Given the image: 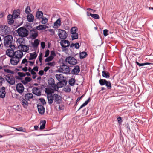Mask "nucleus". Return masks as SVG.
Masks as SVG:
<instances>
[{
	"mask_svg": "<svg viewBox=\"0 0 153 153\" xmlns=\"http://www.w3.org/2000/svg\"><path fill=\"white\" fill-rule=\"evenodd\" d=\"M11 58L10 59V64L13 65H17L20 60V59L14 56Z\"/></svg>",
	"mask_w": 153,
	"mask_h": 153,
	"instance_id": "obj_12",
	"label": "nucleus"
},
{
	"mask_svg": "<svg viewBox=\"0 0 153 153\" xmlns=\"http://www.w3.org/2000/svg\"><path fill=\"white\" fill-rule=\"evenodd\" d=\"M67 83V81L66 80H65L64 79L62 81V82H61L60 83V87H62L64 85H65Z\"/></svg>",
	"mask_w": 153,
	"mask_h": 153,
	"instance_id": "obj_50",
	"label": "nucleus"
},
{
	"mask_svg": "<svg viewBox=\"0 0 153 153\" xmlns=\"http://www.w3.org/2000/svg\"><path fill=\"white\" fill-rule=\"evenodd\" d=\"M60 44L62 47L66 48L69 46L70 42L68 40L63 39L61 41Z\"/></svg>",
	"mask_w": 153,
	"mask_h": 153,
	"instance_id": "obj_16",
	"label": "nucleus"
},
{
	"mask_svg": "<svg viewBox=\"0 0 153 153\" xmlns=\"http://www.w3.org/2000/svg\"><path fill=\"white\" fill-rule=\"evenodd\" d=\"M4 45L6 47H14L13 45V37L12 35H8L4 37L3 38Z\"/></svg>",
	"mask_w": 153,
	"mask_h": 153,
	"instance_id": "obj_1",
	"label": "nucleus"
},
{
	"mask_svg": "<svg viewBox=\"0 0 153 153\" xmlns=\"http://www.w3.org/2000/svg\"><path fill=\"white\" fill-rule=\"evenodd\" d=\"M32 79L30 77L27 76L25 78L24 80H21V82L24 85H26Z\"/></svg>",
	"mask_w": 153,
	"mask_h": 153,
	"instance_id": "obj_27",
	"label": "nucleus"
},
{
	"mask_svg": "<svg viewBox=\"0 0 153 153\" xmlns=\"http://www.w3.org/2000/svg\"><path fill=\"white\" fill-rule=\"evenodd\" d=\"M30 7L29 6H27L25 9V12L27 14H30L31 12Z\"/></svg>",
	"mask_w": 153,
	"mask_h": 153,
	"instance_id": "obj_47",
	"label": "nucleus"
},
{
	"mask_svg": "<svg viewBox=\"0 0 153 153\" xmlns=\"http://www.w3.org/2000/svg\"><path fill=\"white\" fill-rule=\"evenodd\" d=\"M42 53H40L39 56V60L40 62L41 63L42 62Z\"/></svg>",
	"mask_w": 153,
	"mask_h": 153,
	"instance_id": "obj_53",
	"label": "nucleus"
},
{
	"mask_svg": "<svg viewBox=\"0 0 153 153\" xmlns=\"http://www.w3.org/2000/svg\"><path fill=\"white\" fill-rule=\"evenodd\" d=\"M18 48L20 50L22 51L23 52H27L29 49V47L25 45L22 44H20V45L18 46Z\"/></svg>",
	"mask_w": 153,
	"mask_h": 153,
	"instance_id": "obj_13",
	"label": "nucleus"
},
{
	"mask_svg": "<svg viewBox=\"0 0 153 153\" xmlns=\"http://www.w3.org/2000/svg\"><path fill=\"white\" fill-rule=\"evenodd\" d=\"M88 111L87 109L85 108L82 110V114L84 115H86L88 114Z\"/></svg>",
	"mask_w": 153,
	"mask_h": 153,
	"instance_id": "obj_56",
	"label": "nucleus"
},
{
	"mask_svg": "<svg viewBox=\"0 0 153 153\" xmlns=\"http://www.w3.org/2000/svg\"><path fill=\"white\" fill-rule=\"evenodd\" d=\"M17 74L22 78V77H24L25 76V73L23 72H18L17 73Z\"/></svg>",
	"mask_w": 153,
	"mask_h": 153,
	"instance_id": "obj_51",
	"label": "nucleus"
},
{
	"mask_svg": "<svg viewBox=\"0 0 153 153\" xmlns=\"http://www.w3.org/2000/svg\"><path fill=\"white\" fill-rule=\"evenodd\" d=\"M78 31V29L76 27H72L71 30V33H76Z\"/></svg>",
	"mask_w": 153,
	"mask_h": 153,
	"instance_id": "obj_43",
	"label": "nucleus"
},
{
	"mask_svg": "<svg viewBox=\"0 0 153 153\" xmlns=\"http://www.w3.org/2000/svg\"><path fill=\"white\" fill-rule=\"evenodd\" d=\"M6 79L7 82L10 85H14L15 83L14 76L11 74H8L6 76Z\"/></svg>",
	"mask_w": 153,
	"mask_h": 153,
	"instance_id": "obj_6",
	"label": "nucleus"
},
{
	"mask_svg": "<svg viewBox=\"0 0 153 153\" xmlns=\"http://www.w3.org/2000/svg\"><path fill=\"white\" fill-rule=\"evenodd\" d=\"M71 34V37L73 40L76 39H78V34L77 32Z\"/></svg>",
	"mask_w": 153,
	"mask_h": 153,
	"instance_id": "obj_42",
	"label": "nucleus"
},
{
	"mask_svg": "<svg viewBox=\"0 0 153 153\" xmlns=\"http://www.w3.org/2000/svg\"><path fill=\"white\" fill-rule=\"evenodd\" d=\"M90 16L96 19H98L100 18L99 15L97 14H93L90 13V15H88V16Z\"/></svg>",
	"mask_w": 153,
	"mask_h": 153,
	"instance_id": "obj_39",
	"label": "nucleus"
},
{
	"mask_svg": "<svg viewBox=\"0 0 153 153\" xmlns=\"http://www.w3.org/2000/svg\"><path fill=\"white\" fill-rule=\"evenodd\" d=\"M50 53V51L48 49H47L45 51V54L44 56L45 57H47L49 55Z\"/></svg>",
	"mask_w": 153,
	"mask_h": 153,
	"instance_id": "obj_59",
	"label": "nucleus"
},
{
	"mask_svg": "<svg viewBox=\"0 0 153 153\" xmlns=\"http://www.w3.org/2000/svg\"><path fill=\"white\" fill-rule=\"evenodd\" d=\"M29 34L31 39H34L38 36V32L36 30L33 29L30 31Z\"/></svg>",
	"mask_w": 153,
	"mask_h": 153,
	"instance_id": "obj_10",
	"label": "nucleus"
},
{
	"mask_svg": "<svg viewBox=\"0 0 153 153\" xmlns=\"http://www.w3.org/2000/svg\"><path fill=\"white\" fill-rule=\"evenodd\" d=\"M4 79L2 76H0V85H2L3 82L4 81Z\"/></svg>",
	"mask_w": 153,
	"mask_h": 153,
	"instance_id": "obj_61",
	"label": "nucleus"
},
{
	"mask_svg": "<svg viewBox=\"0 0 153 153\" xmlns=\"http://www.w3.org/2000/svg\"><path fill=\"white\" fill-rule=\"evenodd\" d=\"M108 30L107 29H105L103 30V35L105 37L108 35Z\"/></svg>",
	"mask_w": 153,
	"mask_h": 153,
	"instance_id": "obj_54",
	"label": "nucleus"
},
{
	"mask_svg": "<svg viewBox=\"0 0 153 153\" xmlns=\"http://www.w3.org/2000/svg\"><path fill=\"white\" fill-rule=\"evenodd\" d=\"M42 124L41 125L40 129L41 130H42L44 129L45 128V124H46V121L45 120H43L42 122L41 123Z\"/></svg>",
	"mask_w": 153,
	"mask_h": 153,
	"instance_id": "obj_38",
	"label": "nucleus"
},
{
	"mask_svg": "<svg viewBox=\"0 0 153 153\" xmlns=\"http://www.w3.org/2000/svg\"><path fill=\"white\" fill-rule=\"evenodd\" d=\"M102 76L106 78H108L110 77V73L109 72L103 71H102Z\"/></svg>",
	"mask_w": 153,
	"mask_h": 153,
	"instance_id": "obj_34",
	"label": "nucleus"
},
{
	"mask_svg": "<svg viewBox=\"0 0 153 153\" xmlns=\"http://www.w3.org/2000/svg\"><path fill=\"white\" fill-rule=\"evenodd\" d=\"M56 78L59 81V83L62 82V81L64 79V77L61 74H57L55 75Z\"/></svg>",
	"mask_w": 153,
	"mask_h": 153,
	"instance_id": "obj_28",
	"label": "nucleus"
},
{
	"mask_svg": "<svg viewBox=\"0 0 153 153\" xmlns=\"http://www.w3.org/2000/svg\"><path fill=\"white\" fill-rule=\"evenodd\" d=\"M16 91L19 94H22L24 92L25 88L23 84L21 83H18L16 85Z\"/></svg>",
	"mask_w": 153,
	"mask_h": 153,
	"instance_id": "obj_11",
	"label": "nucleus"
},
{
	"mask_svg": "<svg viewBox=\"0 0 153 153\" xmlns=\"http://www.w3.org/2000/svg\"><path fill=\"white\" fill-rule=\"evenodd\" d=\"M27 19L29 22H33L34 20V16L32 14H29L27 15Z\"/></svg>",
	"mask_w": 153,
	"mask_h": 153,
	"instance_id": "obj_31",
	"label": "nucleus"
},
{
	"mask_svg": "<svg viewBox=\"0 0 153 153\" xmlns=\"http://www.w3.org/2000/svg\"><path fill=\"white\" fill-rule=\"evenodd\" d=\"M28 59H27V58H26V57L25 58H24L23 60H22L21 65L19 67V68H21L23 66H24V65L27 62H28Z\"/></svg>",
	"mask_w": 153,
	"mask_h": 153,
	"instance_id": "obj_32",
	"label": "nucleus"
},
{
	"mask_svg": "<svg viewBox=\"0 0 153 153\" xmlns=\"http://www.w3.org/2000/svg\"><path fill=\"white\" fill-rule=\"evenodd\" d=\"M15 78V79H16L17 80H22V78H21L19 75H16L15 76V77H14Z\"/></svg>",
	"mask_w": 153,
	"mask_h": 153,
	"instance_id": "obj_62",
	"label": "nucleus"
},
{
	"mask_svg": "<svg viewBox=\"0 0 153 153\" xmlns=\"http://www.w3.org/2000/svg\"><path fill=\"white\" fill-rule=\"evenodd\" d=\"M58 35L59 38L61 39H66L67 36V34L66 31L63 30L59 29Z\"/></svg>",
	"mask_w": 153,
	"mask_h": 153,
	"instance_id": "obj_8",
	"label": "nucleus"
},
{
	"mask_svg": "<svg viewBox=\"0 0 153 153\" xmlns=\"http://www.w3.org/2000/svg\"><path fill=\"white\" fill-rule=\"evenodd\" d=\"M75 48H76V49H78L79 48V44L78 43H76L74 44V46Z\"/></svg>",
	"mask_w": 153,
	"mask_h": 153,
	"instance_id": "obj_60",
	"label": "nucleus"
},
{
	"mask_svg": "<svg viewBox=\"0 0 153 153\" xmlns=\"http://www.w3.org/2000/svg\"><path fill=\"white\" fill-rule=\"evenodd\" d=\"M19 14V10H15L13 11L12 15L14 17V19H15L18 18Z\"/></svg>",
	"mask_w": 153,
	"mask_h": 153,
	"instance_id": "obj_29",
	"label": "nucleus"
},
{
	"mask_svg": "<svg viewBox=\"0 0 153 153\" xmlns=\"http://www.w3.org/2000/svg\"><path fill=\"white\" fill-rule=\"evenodd\" d=\"M48 65L50 66H53L55 65V63L54 62H48L47 64Z\"/></svg>",
	"mask_w": 153,
	"mask_h": 153,
	"instance_id": "obj_55",
	"label": "nucleus"
},
{
	"mask_svg": "<svg viewBox=\"0 0 153 153\" xmlns=\"http://www.w3.org/2000/svg\"><path fill=\"white\" fill-rule=\"evenodd\" d=\"M6 88L4 87H2L0 88V97L1 98H4L6 94L5 91Z\"/></svg>",
	"mask_w": 153,
	"mask_h": 153,
	"instance_id": "obj_19",
	"label": "nucleus"
},
{
	"mask_svg": "<svg viewBox=\"0 0 153 153\" xmlns=\"http://www.w3.org/2000/svg\"><path fill=\"white\" fill-rule=\"evenodd\" d=\"M65 62L70 65H74L78 63L77 60L74 57L69 56L67 57L65 59Z\"/></svg>",
	"mask_w": 153,
	"mask_h": 153,
	"instance_id": "obj_5",
	"label": "nucleus"
},
{
	"mask_svg": "<svg viewBox=\"0 0 153 153\" xmlns=\"http://www.w3.org/2000/svg\"><path fill=\"white\" fill-rule=\"evenodd\" d=\"M75 80L73 78H71L69 81V83L71 86H73L75 83Z\"/></svg>",
	"mask_w": 153,
	"mask_h": 153,
	"instance_id": "obj_40",
	"label": "nucleus"
},
{
	"mask_svg": "<svg viewBox=\"0 0 153 153\" xmlns=\"http://www.w3.org/2000/svg\"><path fill=\"white\" fill-rule=\"evenodd\" d=\"M39 40L38 39H35L32 44L34 48L37 47L39 45Z\"/></svg>",
	"mask_w": 153,
	"mask_h": 153,
	"instance_id": "obj_36",
	"label": "nucleus"
},
{
	"mask_svg": "<svg viewBox=\"0 0 153 153\" xmlns=\"http://www.w3.org/2000/svg\"><path fill=\"white\" fill-rule=\"evenodd\" d=\"M56 55V53L54 51H51L50 56H52L53 57V58H54V57H55Z\"/></svg>",
	"mask_w": 153,
	"mask_h": 153,
	"instance_id": "obj_57",
	"label": "nucleus"
},
{
	"mask_svg": "<svg viewBox=\"0 0 153 153\" xmlns=\"http://www.w3.org/2000/svg\"><path fill=\"white\" fill-rule=\"evenodd\" d=\"M80 72V67L78 65H76L71 72V73L74 75H77Z\"/></svg>",
	"mask_w": 153,
	"mask_h": 153,
	"instance_id": "obj_14",
	"label": "nucleus"
},
{
	"mask_svg": "<svg viewBox=\"0 0 153 153\" xmlns=\"http://www.w3.org/2000/svg\"><path fill=\"white\" fill-rule=\"evenodd\" d=\"M40 100L42 104L43 105H45L46 103V102L45 99L43 98H40Z\"/></svg>",
	"mask_w": 153,
	"mask_h": 153,
	"instance_id": "obj_58",
	"label": "nucleus"
},
{
	"mask_svg": "<svg viewBox=\"0 0 153 153\" xmlns=\"http://www.w3.org/2000/svg\"><path fill=\"white\" fill-rule=\"evenodd\" d=\"M1 28V33L2 34V35H7L9 33V29L7 26L4 25L2 26Z\"/></svg>",
	"mask_w": 153,
	"mask_h": 153,
	"instance_id": "obj_9",
	"label": "nucleus"
},
{
	"mask_svg": "<svg viewBox=\"0 0 153 153\" xmlns=\"http://www.w3.org/2000/svg\"><path fill=\"white\" fill-rule=\"evenodd\" d=\"M24 97L25 99L27 101H30L31 99L33 98V95L32 93H28L25 94Z\"/></svg>",
	"mask_w": 153,
	"mask_h": 153,
	"instance_id": "obj_23",
	"label": "nucleus"
},
{
	"mask_svg": "<svg viewBox=\"0 0 153 153\" xmlns=\"http://www.w3.org/2000/svg\"><path fill=\"white\" fill-rule=\"evenodd\" d=\"M41 45L42 48L44 49L45 47V43L43 42H42L41 43Z\"/></svg>",
	"mask_w": 153,
	"mask_h": 153,
	"instance_id": "obj_64",
	"label": "nucleus"
},
{
	"mask_svg": "<svg viewBox=\"0 0 153 153\" xmlns=\"http://www.w3.org/2000/svg\"><path fill=\"white\" fill-rule=\"evenodd\" d=\"M10 48L7 50L6 51V54L9 57H11L14 56L15 54L14 49L16 48V47L14 46V47H10Z\"/></svg>",
	"mask_w": 153,
	"mask_h": 153,
	"instance_id": "obj_7",
	"label": "nucleus"
},
{
	"mask_svg": "<svg viewBox=\"0 0 153 153\" xmlns=\"http://www.w3.org/2000/svg\"><path fill=\"white\" fill-rule=\"evenodd\" d=\"M48 30L49 32L51 33V35H53L55 34V31L54 30L52 29H49Z\"/></svg>",
	"mask_w": 153,
	"mask_h": 153,
	"instance_id": "obj_63",
	"label": "nucleus"
},
{
	"mask_svg": "<svg viewBox=\"0 0 153 153\" xmlns=\"http://www.w3.org/2000/svg\"><path fill=\"white\" fill-rule=\"evenodd\" d=\"M43 13L41 11H37L36 13V16L37 19L39 20L41 19L43 17Z\"/></svg>",
	"mask_w": 153,
	"mask_h": 153,
	"instance_id": "obj_25",
	"label": "nucleus"
},
{
	"mask_svg": "<svg viewBox=\"0 0 153 153\" xmlns=\"http://www.w3.org/2000/svg\"><path fill=\"white\" fill-rule=\"evenodd\" d=\"M91 100V99L90 97H89L88 99L84 102V103L83 104H82L80 106V108L78 109V111L80 109H81L83 107L85 106L90 102Z\"/></svg>",
	"mask_w": 153,
	"mask_h": 153,
	"instance_id": "obj_33",
	"label": "nucleus"
},
{
	"mask_svg": "<svg viewBox=\"0 0 153 153\" xmlns=\"http://www.w3.org/2000/svg\"><path fill=\"white\" fill-rule=\"evenodd\" d=\"M37 108L39 113L40 114H43L45 112V108L43 105H41L39 103L37 104Z\"/></svg>",
	"mask_w": 153,
	"mask_h": 153,
	"instance_id": "obj_17",
	"label": "nucleus"
},
{
	"mask_svg": "<svg viewBox=\"0 0 153 153\" xmlns=\"http://www.w3.org/2000/svg\"><path fill=\"white\" fill-rule=\"evenodd\" d=\"M21 103L23 106L25 108H26L28 105L29 103L27 100L24 98H22L21 100Z\"/></svg>",
	"mask_w": 153,
	"mask_h": 153,
	"instance_id": "obj_22",
	"label": "nucleus"
},
{
	"mask_svg": "<svg viewBox=\"0 0 153 153\" xmlns=\"http://www.w3.org/2000/svg\"><path fill=\"white\" fill-rule=\"evenodd\" d=\"M53 97L55 101L57 103H59L61 101L60 97L58 95L56 94H54Z\"/></svg>",
	"mask_w": 153,
	"mask_h": 153,
	"instance_id": "obj_24",
	"label": "nucleus"
},
{
	"mask_svg": "<svg viewBox=\"0 0 153 153\" xmlns=\"http://www.w3.org/2000/svg\"><path fill=\"white\" fill-rule=\"evenodd\" d=\"M16 130L19 131H21V132H26V131L24 129H23L24 128L22 127H19V128H15Z\"/></svg>",
	"mask_w": 153,
	"mask_h": 153,
	"instance_id": "obj_48",
	"label": "nucleus"
},
{
	"mask_svg": "<svg viewBox=\"0 0 153 153\" xmlns=\"http://www.w3.org/2000/svg\"><path fill=\"white\" fill-rule=\"evenodd\" d=\"M70 69L69 67L62 63V65L59 68L58 72L67 74H70L71 73Z\"/></svg>",
	"mask_w": 153,
	"mask_h": 153,
	"instance_id": "obj_2",
	"label": "nucleus"
},
{
	"mask_svg": "<svg viewBox=\"0 0 153 153\" xmlns=\"http://www.w3.org/2000/svg\"><path fill=\"white\" fill-rule=\"evenodd\" d=\"M87 55V54L86 52L83 51L80 53L79 58L81 59H83L85 58Z\"/></svg>",
	"mask_w": 153,
	"mask_h": 153,
	"instance_id": "obj_35",
	"label": "nucleus"
},
{
	"mask_svg": "<svg viewBox=\"0 0 153 153\" xmlns=\"http://www.w3.org/2000/svg\"><path fill=\"white\" fill-rule=\"evenodd\" d=\"M61 25V20L60 18L58 19L54 23V26L58 27Z\"/></svg>",
	"mask_w": 153,
	"mask_h": 153,
	"instance_id": "obj_37",
	"label": "nucleus"
},
{
	"mask_svg": "<svg viewBox=\"0 0 153 153\" xmlns=\"http://www.w3.org/2000/svg\"><path fill=\"white\" fill-rule=\"evenodd\" d=\"M7 22L8 24L11 25L14 22L13 19L14 18L12 15L9 14L7 16Z\"/></svg>",
	"mask_w": 153,
	"mask_h": 153,
	"instance_id": "obj_21",
	"label": "nucleus"
},
{
	"mask_svg": "<svg viewBox=\"0 0 153 153\" xmlns=\"http://www.w3.org/2000/svg\"><path fill=\"white\" fill-rule=\"evenodd\" d=\"M48 103L49 104H51L53 102L54 98L53 95L52 94L48 95L47 96Z\"/></svg>",
	"mask_w": 153,
	"mask_h": 153,
	"instance_id": "obj_26",
	"label": "nucleus"
},
{
	"mask_svg": "<svg viewBox=\"0 0 153 153\" xmlns=\"http://www.w3.org/2000/svg\"><path fill=\"white\" fill-rule=\"evenodd\" d=\"M36 28L37 30H45L46 28H48V27L46 25H39L38 26H37Z\"/></svg>",
	"mask_w": 153,
	"mask_h": 153,
	"instance_id": "obj_30",
	"label": "nucleus"
},
{
	"mask_svg": "<svg viewBox=\"0 0 153 153\" xmlns=\"http://www.w3.org/2000/svg\"><path fill=\"white\" fill-rule=\"evenodd\" d=\"M41 23L43 24H45L48 21V19L45 17H44L42 18Z\"/></svg>",
	"mask_w": 153,
	"mask_h": 153,
	"instance_id": "obj_46",
	"label": "nucleus"
},
{
	"mask_svg": "<svg viewBox=\"0 0 153 153\" xmlns=\"http://www.w3.org/2000/svg\"><path fill=\"white\" fill-rule=\"evenodd\" d=\"M33 93L37 96H40L41 94L40 90L37 87H34L32 89Z\"/></svg>",
	"mask_w": 153,
	"mask_h": 153,
	"instance_id": "obj_20",
	"label": "nucleus"
},
{
	"mask_svg": "<svg viewBox=\"0 0 153 153\" xmlns=\"http://www.w3.org/2000/svg\"><path fill=\"white\" fill-rule=\"evenodd\" d=\"M45 92L47 94H49L50 95L52 94H51L53 92V90L48 88H45Z\"/></svg>",
	"mask_w": 153,
	"mask_h": 153,
	"instance_id": "obj_44",
	"label": "nucleus"
},
{
	"mask_svg": "<svg viewBox=\"0 0 153 153\" xmlns=\"http://www.w3.org/2000/svg\"><path fill=\"white\" fill-rule=\"evenodd\" d=\"M4 70L5 72H6L7 73H10L12 74L14 73V72L13 71L9 69H4Z\"/></svg>",
	"mask_w": 153,
	"mask_h": 153,
	"instance_id": "obj_52",
	"label": "nucleus"
},
{
	"mask_svg": "<svg viewBox=\"0 0 153 153\" xmlns=\"http://www.w3.org/2000/svg\"><path fill=\"white\" fill-rule=\"evenodd\" d=\"M19 36L21 37H25L28 34L29 31L27 29L24 27H21L17 30Z\"/></svg>",
	"mask_w": 153,
	"mask_h": 153,
	"instance_id": "obj_3",
	"label": "nucleus"
},
{
	"mask_svg": "<svg viewBox=\"0 0 153 153\" xmlns=\"http://www.w3.org/2000/svg\"><path fill=\"white\" fill-rule=\"evenodd\" d=\"M48 84L49 86L52 87L53 90L57 91L58 89V87L57 85L55 83L54 80L51 77L48 78Z\"/></svg>",
	"mask_w": 153,
	"mask_h": 153,
	"instance_id": "obj_4",
	"label": "nucleus"
},
{
	"mask_svg": "<svg viewBox=\"0 0 153 153\" xmlns=\"http://www.w3.org/2000/svg\"><path fill=\"white\" fill-rule=\"evenodd\" d=\"M53 59V57H52L51 56H49L45 60V61L46 62H49L52 61Z\"/></svg>",
	"mask_w": 153,
	"mask_h": 153,
	"instance_id": "obj_49",
	"label": "nucleus"
},
{
	"mask_svg": "<svg viewBox=\"0 0 153 153\" xmlns=\"http://www.w3.org/2000/svg\"><path fill=\"white\" fill-rule=\"evenodd\" d=\"M23 56V52L20 50H17L15 51L14 56L17 58H18L19 59H21Z\"/></svg>",
	"mask_w": 153,
	"mask_h": 153,
	"instance_id": "obj_18",
	"label": "nucleus"
},
{
	"mask_svg": "<svg viewBox=\"0 0 153 153\" xmlns=\"http://www.w3.org/2000/svg\"><path fill=\"white\" fill-rule=\"evenodd\" d=\"M105 85L108 89H111V85L110 82L109 81L106 80Z\"/></svg>",
	"mask_w": 153,
	"mask_h": 153,
	"instance_id": "obj_41",
	"label": "nucleus"
},
{
	"mask_svg": "<svg viewBox=\"0 0 153 153\" xmlns=\"http://www.w3.org/2000/svg\"><path fill=\"white\" fill-rule=\"evenodd\" d=\"M29 54V56H28L27 55L26 56V58L28 59L29 60H31L36 59L37 56V54L36 52L30 53Z\"/></svg>",
	"mask_w": 153,
	"mask_h": 153,
	"instance_id": "obj_15",
	"label": "nucleus"
},
{
	"mask_svg": "<svg viewBox=\"0 0 153 153\" xmlns=\"http://www.w3.org/2000/svg\"><path fill=\"white\" fill-rule=\"evenodd\" d=\"M106 81V80L105 79H100L99 80V82L101 86H103L105 84Z\"/></svg>",
	"mask_w": 153,
	"mask_h": 153,
	"instance_id": "obj_45",
	"label": "nucleus"
}]
</instances>
